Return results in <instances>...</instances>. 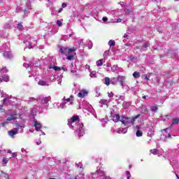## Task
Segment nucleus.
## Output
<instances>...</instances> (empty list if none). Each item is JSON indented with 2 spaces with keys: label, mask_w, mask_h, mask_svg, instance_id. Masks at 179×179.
Instances as JSON below:
<instances>
[{
  "label": "nucleus",
  "mask_w": 179,
  "mask_h": 179,
  "mask_svg": "<svg viewBox=\"0 0 179 179\" xmlns=\"http://www.w3.org/2000/svg\"><path fill=\"white\" fill-rule=\"evenodd\" d=\"M176 178H177V179H179V177H178V174H176Z\"/></svg>",
  "instance_id": "5fc2aeb1"
},
{
  "label": "nucleus",
  "mask_w": 179,
  "mask_h": 179,
  "mask_svg": "<svg viewBox=\"0 0 179 179\" xmlns=\"http://www.w3.org/2000/svg\"><path fill=\"white\" fill-rule=\"evenodd\" d=\"M13 120H17V115L13 114L10 115V116L7 118V121H13Z\"/></svg>",
  "instance_id": "6e6552de"
},
{
  "label": "nucleus",
  "mask_w": 179,
  "mask_h": 179,
  "mask_svg": "<svg viewBox=\"0 0 179 179\" xmlns=\"http://www.w3.org/2000/svg\"><path fill=\"white\" fill-rule=\"evenodd\" d=\"M113 122H118V121H120L121 117H120V114H115L113 116Z\"/></svg>",
  "instance_id": "423d86ee"
},
{
  "label": "nucleus",
  "mask_w": 179,
  "mask_h": 179,
  "mask_svg": "<svg viewBox=\"0 0 179 179\" xmlns=\"http://www.w3.org/2000/svg\"><path fill=\"white\" fill-rule=\"evenodd\" d=\"M122 22V20L121 19V18H118L117 20V23H121Z\"/></svg>",
  "instance_id": "58836bf2"
},
{
  "label": "nucleus",
  "mask_w": 179,
  "mask_h": 179,
  "mask_svg": "<svg viewBox=\"0 0 179 179\" xmlns=\"http://www.w3.org/2000/svg\"><path fill=\"white\" fill-rule=\"evenodd\" d=\"M104 84H105L106 86H110V85L111 84V80H110V78H108V77H106V78H105Z\"/></svg>",
  "instance_id": "9b49d317"
},
{
  "label": "nucleus",
  "mask_w": 179,
  "mask_h": 179,
  "mask_svg": "<svg viewBox=\"0 0 179 179\" xmlns=\"http://www.w3.org/2000/svg\"><path fill=\"white\" fill-rule=\"evenodd\" d=\"M146 97H148V95H146V96H143V99H146Z\"/></svg>",
  "instance_id": "8fccbe9b"
},
{
  "label": "nucleus",
  "mask_w": 179,
  "mask_h": 179,
  "mask_svg": "<svg viewBox=\"0 0 179 179\" xmlns=\"http://www.w3.org/2000/svg\"><path fill=\"white\" fill-rule=\"evenodd\" d=\"M9 160H10V158H6V157L3 158V159H2L3 166H6V164H8V162H9Z\"/></svg>",
  "instance_id": "f8f14e48"
},
{
  "label": "nucleus",
  "mask_w": 179,
  "mask_h": 179,
  "mask_svg": "<svg viewBox=\"0 0 179 179\" xmlns=\"http://www.w3.org/2000/svg\"><path fill=\"white\" fill-rule=\"evenodd\" d=\"M62 71H66H66H68L66 69H65V68H64V67H62Z\"/></svg>",
  "instance_id": "a18cd8bd"
},
{
  "label": "nucleus",
  "mask_w": 179,
  "mask_h": 179,
  "mask_svg": "<svg viewBox=\"0 0 179 179\" xmlns=\"http://www.w3.org/2000/svg\"><path fill=\"white\" fill-rule=\"evenodd\" d=\"M103 65V59H99L97 61V66H101Z\"/></svg>",
  "instance_id": "393cba45"
},
{
  "label": "nucleus",
  "mask_w": 179,
  "mask_h": 179,
  "mask_svg": "<svg viewBox=\"0 0 179 179\" xmlns=\"http://www.w3.org/2000/svg\"><path fill=\"white\" fill-rule=\"evenodd\" d=\"M34 127H35V129L36 131H40V129H41V124L38 123V122H34Z\"/></svg>",
  "instance_id": "9d476101"
},
{
  "label": "nucleus",
  "mask_w": 179,
  "mask_h": 179,
  "mask_svg": "<svg viewBox=\"0 0 179 179\" xmlns=\"http://www.w3.org/2000/svg\"><path fill=\"white\" fill-rule=\"evenodd\" d=\"M102 20H103V22H107V20H108V18H107V17H103L102 18Z\"/></svg>",
  "instance_id": "e433bc0d"
},
{
  "label": "nucleus",
  "mask_w": 179,
  "mask_h": 179,
  "mask_svg": "<svg viewBox=\"0 0 179 179\" xmlns=\"http://www.w3.org/2000/svg\"><path fill=\"white\" fill-rule=\"evenodd\" d=\"M88 92L86 90H82L80 91V92L78 94V97H80V99H83V97H86L88 94Z\"/></svg>",
  "instance_id": "20e7f679"
},
{
  "label": "nucleus",
  "mask_w": 179,
  "mask_h": 179,
  "mask_svg": "<svg viewBox=\"0 0 179 179\" xmlns=\"http://www.w3.org/2000/svg\"><path fill=\"white\" fill-rule=\"evenodd\" d=\"M70 99H73V95H71Z\"/></svg>",
  "instance_id": "6e6d98bb"
},
{
  "label": "nucleus",
  "mask_w": 179,
  "mask_h": 179,
  "mask_svg": "<svg viewBox=\"0 0 179 179\" xmlns=\"http://www.w3.org/2000/svg\"><path fill=\"white\" fill-rule=\"evenodd\" d=\"M25 179H27V178H25Z\"/></svg>",
  "instance_id": "680f3d73"
},
{
  "label": "nucleus",
  "mask_w": 179,
  "mask_h": 179,
  "mask_svg": "<svg viewBox=\"0 0 179 179\" xmlns=\"http://www.w3.org/2000/svg\"><path fill=\"white\" fill-rule=\"evenodd\" d=\"M52 69H54V70H55V71H61V67H59V66H54L52 67Z\"/></svg>",
  "instance_id": "bb28decb"
},
{
  "label": "nucleus",
  "mask_w": 179,
  "mask_h": 179,
  "mask_svg": "<svg viewBox=\"0 0 179 179\" xmlns=\"http://www.w3.org/2000/svg\"><path fill=\"white\" fill-rule=\"evenodd\" d=\"M97 175L99 176L100 177H104L106 176V173L101 170H98L96 171Z\"/></svg>",
  "instance_id": "4468645a"
},
{
  "label": "nucleus",
  "mask_w": 179,
  "mask_h": 179,
  "mask_svg": "<svg viewBox=\"0 0 179 179\" xmlns=\"http://www.w3.org/2000/svg\"><path fill=\"white\" fill-rule=\"evenodd\" d=\"M0 111H1V113L5 112V109H3V106H0Z\"/></svg>",
  "instance_id": "f704fd0d"
},
{
  "label": "nucleus",
  "mask_w": 179,
  "mask_h": 179,
  "mask_svg": "<svg viewBox=\"0 0 179 179\" xmlns=\"http://www.w3.org/2000/svg\"><path fill=\"white\" fill-rule=\"evenodd\" d=\"M79 121H80V119L79 118V116H76L74 115L72 117H71V119L68 120V126L71 127V125H72V124H73V122H79Z\"/></svg>",
  "instance_id": "f03ea898"
},
{
  "label": "nucleus",
  "mask_w": 179,
  "mask_h": 179,
  "mask_svg": "<svg viewBox=\"0 0 179 179\" xmlns=\"http://www.w3.org/2000/svg\"><path fill=\"white\" fill-rule=\"evenodd\" d=\"M17 29L18 30H22L23 26L22 25V23H19V24H17Z\"/></svg>",
  "instance_id": "a878e982"
},
{
  "label": "nucleus",
  "mask_w": 179,
  "mask_h": 179,
  "mask_svg": "<svg viewBox=\"0 0 179 179\" xmlns=\"http://www.w3.org/2000/svg\"><path fill=\"white\" fill-rule=\"evenodd\" d=\"M150 152L152 155H157V153H159V150L155 148V149L150 150Z\"/></svg>",
  "instance_id": "aec40b11"
},
{
  "label": "nucleus",
  "mask_w": 179,
  "mask_h": 179,
  "mask_svg": "<svg viewBox=\"0 0 179 179\" xmlns=\"http://www.w3.org/2000/svg\"><path fill=\"white\" fill-rule=\"evenodd\" d=\"M133 76H134V78H135V79H138V78H141V73H139V72H138V71H135L133 73Z\"/></svg>",
  "instance_id": "dca6fc26"
},
{
  "label": "nucleus",
  "mask_w": 179,
  "mask_h": 179,
  "mask_svg": "<svg viewBox=\"0 0 179 179\" xmlns=\"http://www.w3.org/2000/svg\"><path fill=\"white\" fill-rule=\"evenodd\" d=\"M143 47H144V48H145V51H146L148 50V47H149V43H145Z\"/></svg>",
  "instance_id": "2f4dec72"
},
{
  "label": "nucleus",
  "mask_w": 179,
  "mask_h": 179,
  "mask_svg": "<svg viewBox=\"0 0 179 179\" xmlns=\"http://www.w3.org/2000/svg\"><path fill=\"white\" fill-rule=\"evenodd\" d=\"M178 122H179L178 117L173 119V122H172L173 125H175L176 124H178Z\"/></svg>",
  "instance_id": "5701e85b"
},
{
  "label": "nucleus",
  "mask_w": 179,
  "mask_h": 179,
  "mask_svg": "<svg viewBox=\"0 0 179 179\" xmlns=\"http://www.w3.org/2000/svg\"><path fill=\"white\" fill-rule=\"evenodd\" d=\"M126 177L127 179L131 178V173L128 171H126Z\"/></svg>",
  "instance_id": "c85d7f7f"
},
{
  "label": "nucleus",
  "mask_w": 179,
  "mask_h": 179,
  "mask_svg": "<svg viewBox=\"0 0 179 179\" xmlns=\"http://www.w3.org/2000/svg\"><path fill=\"white\" fill-rule=\"evenodd\" d=\"M50 100H51V98L49 96V97H45L42 99V103L43 104H47V103H48V101H50Z\"/></svg>",
  "instance_id": "ddd939ff"
},
{
  "label": "nucleus",
  "mask_w": 179,
  "mask_h": 179,
  "mask_svg": "<svg viewBox=\"0 0 179 179\" xmlns=\"http://www.w3.org/2000/svg\"><path fill=\"white\" fill-rule=\"evenodd\" d=\"M106 179H110V178H108V177H106Z\"/></svg>",
  "instance_id": "052dcab7"
},
{
  "label": "nucleus",
  "mask_w": 179,
  "mask_h": 179,
  "mask_svg": "<svg viewBox=\"0 0 179 179\" xmlns=\"http://www.w3.org/2000/svg\"><path fill=\"white\" fill-rule=\"evenodd\" d=\"M66 101H67V103H69V101H71V98H68L66 99Z\"/></svg>",
  "instance_id": "c03bdc74"
},
{
  "label": "nucleus",
  "mask_w": 179,
  "mask_h": 179,
  "mask_svg": "<svg viewBox=\"0 0 179 179\" xmlns=\"http://www.w3.org/2000/svg\"><path fill=\"white\" fill-rule=\"evenodd\" d=\"M168 138H171V134H168Z\"/></svg>",
  "instance_id": "603ef678"
},
{
  "label": "nucleus",
  "mask_w": 179,
  "mask_h": 179,
  "mask_svg": "<svg viewBox=\"0 0 179 179\" xmlns=\"http://www.w3.org/2000/svg\"><path fill=\"white\" fill-rule=\"evenodd\" d=\"M40 143H41V141H40V142H36V145H40Z\"/></svg>",
  "instance_id": "864d4df0"
},
{
  "label": "nucleus",
  "mask_w": 179,
  "mask_h": 179,
  "mask_svg": "<svg viewBox=\"0 0 179 179\" xmlns=\"http://www.w3.org/2000/svg\"><path fill=\"white\" fill-rule=\"evenodd\" d=\"M124 38H129V36H128V34H124L123 36Z\"/></svg>",
  "instance_id": "4c0bfd02"
},
{
  "label": "nucleus",
  "mask_w": 179,
  "mask_h": 179,
  "mask_svg": "<svg viewBox=\"0 0 179 179\" xmlns=\"http://www.w3.org/2000/svg\"><path fill=\"white\" fill-rule=\"evenodd\" d=\"M91 78H96V76H94V73L92 72L90 73Z\"/></svg>",
  "instance_id": "ea45409f"
},
{
  "label": "nucleus",
  "mask_w": 179,
  "mask_h": 179,
  "mask_svg": "<svg viewBox=\"0 0 179 179\" xmlns=\"http://www.w3.org/2000/svg\"><path fill=\"white\" fill-rule=\"evenodd\" d=\"M141 117V114H138L136 116H134L131 117V122H135V121H136V120H138V118H139Z\"/></svg>",
  "instance_id": "a211bd4d"
},
{
  "label": "nucleus",
  "mask_w": 179,
  "mask_h": 179,
  "mask_svg": "<svg viewBox=\"0 0 179 179\" xmlns=\"http://www.w3.org/2000/svg\"><path fill=\"white\" fill-rule=\"evenodd\" d=\"M136 50H140L141 46H136Z\"/></svg>",
  "instance_id": "de8ad7c7"
},
{
  "label": "nucleus",
  "mask_w": 179,
  "mask_h": 179,
  "mask_svg": "<svg viewBox=\"0 0 179 179\" xmlns=\"http://www.w3.org/2000/svg\"><path fill=\"white\" fill-rule=\"evenodd\" d=\"M108 44L110 47H114V45H115V41L110 40Z\"/></svg>",
  "instance_id": "4be33fe9"
},
{
  "label": "nucleus",
  "mask_w": 179,
  "mask_h": 179,
  "mask_svg": "<svg viewBox=\"0 0 179 179\" xmlns=\"http://www.w3.org/2000/svg\"><path fill=\"white\" fill-rule=\"evenodd\" d=\"M143 76H144V78H145L144 79H145V80H149V79H150V77H148L147 74H144Z\"/></svg>",
  "instance_id": "72a5a7b5"
},
{
  "label": "nucleus",
  "mask_w": 179,
  "mask_h": 179,
  "mask_svg": "<svg viewBox=\"0 0 179 179\" xmlns=\"http://www.w3.org/2000/svg\"><path fill=\"white\" fill-rule=\"evenodd\" d=\"M9 121L10 120H8V119H6V120L5 122L1 123L2 127H6V125H8V123L9 122Z\"/></svg>",
  "instance_id": "cd10ccee"
},
{
  "label": "nucleus",
  "mask_w": 179,
  "mask_h": 179,
  "mask_svg": "<svg viewBox=\"0 0 179 179\" xmlns=\"http://www.w3.org/2000/svg\"><path fill=\"white\" fill-rule=\"evenodd\" d=\"M2 82H9V77L6 75H4L2 78L0 77V83H2Z\"/></svg>",
  "instance_id": "0eeeda50"
},
{
  "label": "nucleus",
  "mask_w": 179,
  "mask_h": 179,
  "mask_svg": "<svg viewBox=\"0 0 179 179\" xmlns=\"http://www.w3.org/2000/svg\"><path fill=\"white\" fill-rule=\"evenodd\" d=\"M66 57H67L66 59H67L69 61H72V59H73V58H74V56L72 55H71V54H69V55H67Z\"/></svg>",
  "instance_id": "b1692460"
},
{
  "label": "nucleus",
  "mask_w": 179,
  "mask_h": 179,
  "mask_svg": "<svg viewBox=\"0 0 179 179\" xmlns=\"http://www.w3.org/2000/svg\"><path fill=\"white\" fill-rule=\"evenodd\" d=\"M75 179H79V178H78V176H76V177L75 178Z\"/></svg>",
  "instance_id": "bf43d9fd"
},
{
  "label": "nucleus",
  "mask_w": 179,
  "mask_h": 179,
  "mask_svg": "<svg viewBox=\"0 0 179 179\" xmlns=\"http://www.w3.org/2000/svg\"><path fill=\"white\" fill-rule=\"evenodd\" d=\"M71 73H75V72H76V71L74 70H71Z\"/></svg>",
  "instance_id": "09e8293b"
},
{
  "label": "nucleus",
  "mask_w": 179,
  "mask_h": 179,
  "mask_svg": "<svg viewBox=\"0 0 179 179\" xmlns=\"http://www.w3.org/2000/svg\"><path fill=\"white\" fill-rule=\"evenodd\" d=\"M6 55L9 58V52H8V51L4 52L3 57H6Z\"/></svg>",
  "instance_id": "473e14b6"
},
{
  "label": "nucleus",
  "mask_w": 179,
  "mask_h": 179,
  "mask_svg": "<svg viewBox=\"0 0 179 179\" xmlns=\"http://www.w3.org/2000/svg\"><path fill=\"white\" fill-rule=\"evenodd\" d=\"M167 129H170V127H167L166 129H164L162 131H166Z\"/></svg>",
  "instance_id": "3c124183"
},
{
  "label": "nucleus",
  "mask_w": 179,
  "mask_h": 179,
  "mask_svg": "<svg viewBox=\"0 0 179 179\" xmlns=\"http://www.w3.org/2000/svg\"><path fill=\"white\" fill-rule=\"evenodd\" d=\"M17 157V153H16V152L12 153V157Z\"/></svg>",
  "instance_id": "c9c22d12"
},
{
  "label": "nucleus",
  "mask_w": 179,
  "mask_h": 179,
  "mask_svg": "<svg viewBox=\"0 0 179 179\" xmlns=\"http://www.w3.org/2000/svg\"><path fill=\"white\" fill-rule=\"evenodd\" d=\"M136 135V136H138L139 138V137L142 136V135H143V132H142V131H141V130H137Z\"/></svg>",
  "instance_id": "412c9836"
},
{
  "label": "nucleus",
  "mask_w": 179,
  "mask_h": 179,
  "mask_svg": "<svg viewBox=\"0 0 179 179\" xmlns=\"http://www.w3.org/2000/svg\"><path fill=\"white\" fill-rule=\"evenodd\" d=\"M0 72H2V73H8V69H6V66H3L0 69Z\"/></svg>",
  "instance_id": "f3484780"
},
{
  "label": "nucleus",
  "mask_w": 179,
  "mask_h": 179,
  "mask_svg": "<svg viewBox=\"0 0 179 179\" xmlns=\"http://www.w3.org/2000/svg\"><path fill=\"white\" fill-rule=\"evenodd\" d=\"M17 134H19V131L17 129L16 131L10 130L8 131V134L9 135V136L13 138H15V135H17Z\"/></svg>",
  "instance_id": "39448f33"
},
{
  "label": "nucleus",
  "mask_w": 179,
  "mask_h": 179,
  "mask_svg": "<svg viewBox=\"0 0 179 179\" xmlns=\"http://www.w3.org/2000/svg\"><path fill=\"white\" fill-rule=\"evenodd\" d=\"M3 104H5V103H6V98H5V99L3 100Z\"/></svg>",
  "instance_id": "49530a36"
},
{
  "label": "nucleus",
  "mask_w": 179,
  "mask_h": 179,
  "mask_svg": "<svg viewBox=\"0 0 179 179\" xmlns=\"http://www.w3.org/2000/svg\"><path fill=\"white\" fill-rule=\"evenodd\" d=\"M125 120H129V117L122 116L120 120L119 121H120V122H122L123 125H127V122L125 121Z\"/></svg>",
  "instance_id": "1a4fd4ad"
},
{
  "label": "nucleus",
  "mask_w": 179,
  "mask_h": 179,
  "mask_svg": "<svg viewBox=\"0 0 179 179\" xmlns=\"http://www.w3.org/2000/svg\"><path fill=\"white\" fill-rule=\"evenodd\" d=\"M70 104H73V102L71 101V102L70 103Z\"/></svg>",
  "instance_id": "13d9d810"
},
{
  "label": "nucleus",
  "mask_w": 179,
  "mask_h": 179,
  "mask_svg": "<svg viewBox=\"0 0 179 179\" xmlns=\"http://www.w3.org/2000/svg\"><path fill=\"white\" fill-rule=\"evenodd\" d=\"M150 110L152 111V113H156L159 108H157V106H153L150 108Z\"/></svg>",
  "instance_id": "6ab92c4d"
},
{
  "label": "nucleus",
  "mask_w": 179,
  "mask_h": 179,
  "mask_svg": "<svg viewBox=\"0 0 179 179\" xmlns=\"http://www.w3.org/2000/svg\"><path fill=\"white\" fill-rule=\"evenodd\" d=\"M117 80L120 83V85L122 87H124V83L125 82V76H117Z\"/></svg>",
  "instance_id": "7ed1b4c3"
},
{
  "label": "nucleus",
  "mask_w": 179,
  "mask_h": 179,
  "mask_svg": "<svg viewBox=\"0 0 179 179\" xmlns=\"http://www.w3.org/2000/svg\"><path fill=\"white\" fill-rule=\"evenodd\" d=\"M62 8H66V3H63L62 4Z\"/></svg>",
  "instance_id": "a19ab883"
},
{
  "label": "nucleus",
  "mask_w": 179,
  "mask_h": 179,
  "mask_svg": "<svg viewBox=\"0 0 179 179\" xmlns=\"http://www.w3.org/2000/svg\"><path fill=\"white\" fill-rule=\"evenodd\" d=\"M136 129H138V131H139V129H141V126L136 125Z\"/></svg>",
  "instance_id": "79ce46f5"
},
{
  "label": "nucleus",
  "mask_w": 179,
  "mask_h": 179,
  "mask_svg": "<svg viewBox=\"0 0 179 179\" xmlns=\"http://www.w3.org/2000/svg\"><path fill=\"white\" fill-rule=\"evenodd\" d=\"M62 10H64V8H59L58 10V13H61V12H62Z\"/></svg>",
  "instance_id": "37998d69"
},
{
  "label": "nucleus",
  "mask_w": 179,
  "mask_h": 179,
  "mask_svg": "<svg viewBox=\"0 0 179 179\" xmlns=\"http://www.w3.org/2000/svg\"><path fill=\"white\" fill-rule=\"evenodd\" d=\"M38 85H39L40 86H48V84H47V83H45V81L41 80H40L38 82Z\"/></svg>",
  "instance_id": "2eb2a0df"
},
{
  "label": "nucleus",
  "mask_w": 179,
  "mask_h": 179,
  "mask_svg": "<svg viewBox=\"0 0 179 179\" xmlns=\"http://www.w3.org/2000/svg\"><path fill=\"white\" fill-rule=\"evenodd\" d=\"M78 49L76 48H60V52L66 56L69 55L71 52H75Z\"/></svg>",
  "instance_id": "f257e3e1"
},
{
  "label": "nucleus",
  "mask_w": 179,
  "mask_h": 179,
  "mask_svg": "<svg viewBox=\"0 0 179 179\" xmlns=\"http://www.w3.org/2000/svg\"><path fill=\"white\" fill-rule=\"evenodd\" d=\"M57 26H59V27H61V26H62V22H61V20H58L57 21Z\"/></svg>",
  "instance_id": "7c9ffc66"
},
{
  "label": "nucleus",
  "mask_w": 179,
  "mask_h": 179,
  "mask_svg": "<svg viewBox=\"0 0 179 179\" xmlns=\"http://www.w3.org/2000/svg\"><path fill=\"white\" fill-rule=\"evenodd\" d=\"M108 96L110 98L114 97V93H113V92H108Z\"/></svg>",
  "instance_id": "c756f323"
},
{
  "label": "nucleus",
  "mask_w": 179,
  "mask_h": 179,
  "mask_svg": "<svg viewBox=\"0 0 179 179\" xmlns=\"http://www.w3.org/2000/svg\"><path fill=\"white\" fill-rule=\"evenodd\" d=\"M8 153H12V151H11L10 150H9L8 151Z\"/></svg>",
  "instance_id": "4d7b16f0"
}]
</instances>
